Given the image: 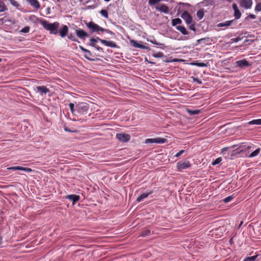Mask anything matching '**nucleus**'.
<instances>
[{
    "label": "nucleus",
    "instance_id": "obj_51",
    "mask_svg": "<svg viewBox=\"0 0 261 261\" xmlns=\"http://www.w3.org/2000/svg\"><path fill=\"white\" fill-rule=\"evenodd\" d=\"M248 17L251 19H255L256 18V16L255 15L251 14H249Z\"/></svg>",
    "mask_w": 261,
    "mask_h": 261
},
{
    "label": "nucleus",
    "instance_id": "obj_1",
    "mask_svg": "<svg viewBox=\"0 0 261 261\" xmlns=\"http://www.w3.org/2000/svg\"><path fill=\"white\" fill-rule=\"evenodd\" d=\"M190 5L188 3H179L178 8V13L183 11L181 14V17L185 21L187 24H191L192 22V17L187 11L185 10V7L186 8L190 7Z\"/></svg>",
    "mask_w": 261,
    "mask_h": 261
},
{
    "label": "nucleus",
    "instance_id": "obj_26",
    "mask_svg": "<svg viewBox=\"0 0 261 261\" xmlns=\"http://www.w3.org/2000/svg\"><path fill=\"white\" fill-rule=\"evenodd\" d=\"M260 149L257 148L249 155V158H253L257 156L260 152Z\"/></svg>",
    "mask_w": 261,
    "mask_h": 261
},
{
    "label": "nucleus",
    "instance_id": "obj_15",
    "mask_svg": "<svg viewBox=\"0 0 261 261\" xmlns=\"http://www.w3.org/2000/svg\"><path fill=\"white\" fill-rule=\"evenodd\" d=\"M32 7L38 10L40 7V5L38 0H25Z\"/></svg>",
    "mask_w": 261,
    "mask_h": 261
},
{
    "label": "nucleus",
    "instance_id": "obj_12",
    "mask_svg": "<svg viewBox=\"0 0 261 261\" xmlns=\"http://www.w3.org/2000/svg\"><path fill=\"white\" fill-rule=\"evenodd\" d=\"M130 43L135 47L141 48V49H147V50L150 49V48L148 47H147V46L138 43L136 41H135L134 40H131L130 41Z\"/></svg>",
    "mask_w": 261,
    "mask_h": 261
},
{
    "label": "nucleus",
    "instance_id": "obj_60",
    "mask_svg": "<svg viewBox=\"0 0 261 261\" xmlns=\"http://www.w3.org/2000/svg\"><path fill=\"white\" fill-rule=\"evenodd\" d=\"M252 147L251 146H248L247 147V149L248 150H250V149H251V148H252Z\"/></svg>",
    "mask_w": 261,
    "mask_h": 261
},
{
    "label": "nucleus",
    "instance_id": "obj_17",
    "mask_svg": "<svg viewBox=\"0 0 261 261\" xmlns=\"http://www.w3.org/2000/svg\"><path fill=\"white\" fill-rule=\"evenodd\" d=\"M36 90L37 92H39L42 95L45 94L49 91V89L44 86H38L36 87Z\"/></svg>",
    "mask_w": 261,
    "mask_h": 261
},
{
    "label": "nucleus",
    "instance_id": "obj_52",
    "mask_svg": "<svg viewBox=\"0 0 261 261\" xmlns=\"http://www.w3.org/2000/svg\"><path fill=\"white\" fill-rule=\"evenodd\" d=\"M228 149V147H225L221 149V153H224V152L226 151Z\"/></svg>",
    "mask_w": 261,
    "mask_h": 261
},
{
    "label": "nucleus",
    "instance_id": "obj_20",
    "mask_svg": "<svg viewBox=\"0 0 261 261\" xmlns=\"http://www.w3.org/2000/svg\"><path fill=\"white\" fill-rule=\"evenodd\" d=\"M233 20H230L226 21L224 22L219 23L217 24V27H228V26H230L231 24V23L233 22Z\"/></svg>",
    "mask_w": 261,
    "mask_h": 261
},
{
    "label": "nucleus",
    "instance_id": "obj_46",
    "mask_svg": "<svg viewBox=\"0 0 261 261\" xmlns=\"http://www.w3.org/2000/svg\"><path fill=\"white\" fill-rule=\"evenodd\" d=\"M185 152L184 150H181L179 152H178L175 155V157H178L181 155Z\"/></svg>",
    "mask_w": 261,
    "mask_h": 261
},
{
    "label": "nucleus",
    "instance_id": "obj_49",
    "mask_svg": "<svg viewBox=\"0 0 261 261\" xmlns=\"http://www.w3.org/2000/svg\"><path fill=\"white\" fill-rule=\"evenodd\" d=\"M189 29L191 30H193V31H195V25L194 24H192V23L191 24V25L189 27Z\"/></svg>",
    "mask_w": 261,
    "mask_h": 261
},
{
    "label": "nucleus",
    "instance_id": "obj_8",
    "mask_svg": "<svg viewBox=\"0 0 261 261\" xmlns=\"http://www.w3.org/2000/svg\"><path fill=\"white\" fill-rule=\"evenodd\" d=\"M97 39L102 44H104L105 45H106L107 46L111 47L112 48H116L117 46V44L114 42H113L112 41H107L106 40L101 39L98 37H97Z\"/></svg>",
    "mask_w": 261,
    "mask_h": 261
},
{
    "label": "nucleus",
    "instance_id": "obj_3",
    "mask_svg": "<svg viewBox=\"0 0 261 261\" xmlns=\"http://www.w3.org/2000/svg\"><path fill=\"white\" fill-rule=\"evenodd\" d=\"M89 109V104L86 102H79L76 105V113L77 117L85 115L88 113Z\"/></svg>",
    "mask_w": 261,
    "mask_h": 261
},
{
    "label": "nucleus",
    "instance_id": "obj_57",
    "mask_svg": "<svg viewBox=\"0 0 261 261\" xmlns=\"http://www.w3.org/2000/svg\"><path fill=\"white\" fill-rule=\"evenodd\" d=\"M79 121H81V123H83V122H86V119H80V120H79Z\"/></svg>",
    "mask_w": 261,
    "mask_h": 261
},
{
    "label": "nucleus",
    "instance_id": "obj_59",
    "mask_svg": "<svg viewBox=\"0 0 261 261\" xmlns=\"http://www.w3.org/2000/svg\"><path fill=\"white\" fill-rule=\"evenodd\" d=\"M36 16H35V15H32V16H30V19H33V18H36Z\"/></svg>",
    "mask_w": 261,
    "mask_h": 261
},
{
    "label": "nucleus",
    "instance_id": "obj_56",
    "mask_svg": "<svg viewBox=\"0 0 261 261\" xmlns=\"http://www.w3.org/2000/svg\"><path fill=\"white\" fill-rule=\"evenodd\" d=\"M240 40H241V39L239 37H238V38H235L234 40V41L235 42H237L238 41H240Z\"/></svg>",
    "mask_w": 261,
    "mask_h": 261
},
{
    "label": "nucleus",
    "instance_id": "obj_22",
    "mask_svg": "<svg viewBox=\"0 0 261 261\" xmlns=\"http://www.w3.org/2000/svg\"><path fill=\"white\" fill-rule=\"evenodd\" d=\"M176 29L179 31L183 35L188 34V32L184 26H177Z\"/></svg>",
    "mask_w": 261,
    "mask_h": 261
},
{
    "label": "nucleus",
    "instance_id": "obj_29",
    "mask_svg": "<svg viewBox=\"0 0 261 261\" xmlns=\"http://www.w3.org/2000/svg\"><path fill=\"white\" fill-rule=\"evenodd\" d=\"M187 112L190 115H194L198 114L200 113V111L199 110H192L188 109L187 110Z\"/></svg>",
    "mask_w": 261,
    "mask_h": 261
},
{
    "label": "nucleus",
    "instance_id": "obj_30",
    "mask_svg": "<svg viewBox=\"0 0 261 261\" xmlns=\"http://www.w3.org/2000/svg\"><path fill=\"white\" fill-rule=\"evenodd\" d=\"M18 170H21L27 172H31L32 171V169L30 168L23 167L21 166L18 167Z\"/></svg>",
    "mask_w": 261,
    "mask_h": 261
},
{
    "label": "nucleus",
    "instance_id": "obj_5",
    "mask_svg": "<svg viewBox=\"0 0 261 261\" xmlns=\"http://www.w3.org/2000/svg\"><path fill=\"white\" fill-rule=\"evenodd\" d=\"M191 164L189 161L184 160L179 161L176 165V167L178 171H181L183 169H187L190 167Z\"/></svg>",
    "mask_w": 261,
    "mask_h": 261
},
{
    "label": "nucleus",
    "instance_id": "obj_23",
    "mask_svg": "<svg viewBox=\"0 0 261 261\" xmlns=\"http://www.w3.org/2000/svg\"><path fill=\"white\" fill-rule=\"evenodd\" d=\"M258 255L256 254L250 257H245L243 261H258L257 258Z\"/></svg>",
    "mask_w": 261,
    "mask_h": 261
},
{
    "label": "nucleus",
    "instance_id": "obj_36",
    "mask_svg": "<svg viewBox=\"0 0 261 261\" xmlns=\"http://www.w3.org/2000/svg\"><path fill=\"white\" fill-rule=\"evenodd\" d=\"M10 4L16 7H18L19 6V4L15 0H9Z\"/></svg>",
    "mask_w": 261,
    "mask_h": 261
},
{
    "label": "nucleus",
    "instance_id": "obj_48",
    "mask_svg": "<svg viewBox=\"0 0 261 261\" xmlns=\"http://www.w3.org/2000/svg\"><path fill=\"white\" fill-rule=\"evenodd\" d=\"M96 50H98V51H103V49L97 46V45H96L94 47Z\"/></svg>",
    "mask_w": 261,
    "mask_h": 261
},
{
    "label": "nucleus",
    "instance_id": "obj_31",
    "mask_svg": "<svg viewBox=\"0 0 261 261\" xmlns=\"http://www.w3.org/2000/svg\"><path fill=\"white\" fill-rule=\"evenodd\" d=\"M197 16L200 19H201L204 16V11L203 10H199L197 12Z\"/></svg>",
    "mask_w": 261,
    "mask_h": 261
},
{
    "label": "nucleus",
    "instance_id": "obj_27",
    "mask_svg": "<svg viewBox=\"0 0 261 261\" xmlns=\"http://www.w3.org/2000/svg\"><path fill=\"white\" fill-rule=\"evenodd\" d=\"M182 21L180 18H175L172 20V24L173 26H175L177 24L181 23Z\"/></svg>",
    "mask_w": 261,
    "mask_h": 261
},
{
    "label": "nucleus",
    "instance_id": "obj_55",
    "mask_svg": "<svg viewBox=\"0 0 261 261\" xmlns=\"http://www.w3.org/2000/svg\"><path fill=\"white\" fill-rule=\"evenodd\" d=\"M64 130L66 131V132H71L69 129H68L66 126H64Z\"/></svg>",
    "mask_w": 261,
    "mask_h": 261
},
{
    "label": "nucleus",
    "instance_id": "obj_53",
    "mask_svg": "<svg viewBox=\"0 0 261 261\" xmlns=\"http://www.w3.org/2000/svg\"><path fill=\"white\" fill-rule=\"evenodd\" d=\"M163 56V54L161 53H159L156 55H154V57H161Z\"/></svg>",
    "mask_w": 261,
    "mask_h": 261
},
{
    "label": "nucleus",
    "instance_id": "obj_6",
    "mask_svg": "<svg viewBox=\"0 0 261 261\" xmlns=\"http://www.w3.org/2000/svg\"><path fill=\"white\" fill-rule=\"evenodd\" d=\"M116 138L121 142H127L130 139V136L129 134L119 133L116 135Z\"/></svg>",
    "mask_w": 261,
    "mask_h": 261
},
{
    "label": "nucleus",
    "instance_id": "obj_40",
    "mask_svg": "<svg viewBox=\"0 0 261 261\" xmlns=\"http://www.w3.org/2000/svg\"><path fill=\"white\" fill-rule=\"evenodd\" d=\"M255 11L257 12L261 11V3H259L256 5Z\"/></svg>",
    "mask_w": 261,
    "mask_h": 261
},
{
    "label": "nucleus",
    "instance_id": "obj_14",
    "mask_svg": "<svg viewBox=\"0 0 261 261\" xmlns=\"http://www.w3.org/2000/svg\"><path fill=\"white\" fill-rule=\"evenodd\" d=\"M236 63L237 66L240 68H243L250 65L249 63L246 59L237 61Z\"/></svg>",
    "mask_w": 261,
    "mask_h": 261
},
{
    "label": "nucleus",
    "instance_id": "obj_50",
    "mask_svg": "<svg viewBox=\"0 0 261 261\" xmlns=\"http://www.w3.org/2000/svg\"><path fill=\"white\" fill-rule=\"evenodd\" d=\"M79 48L83 51H84V53H85V51H87V49L85 48L83 46H79Z\"/></svg>",
    "mask_w": 261,
    "mask_h": 261
},
{
    "label": "nucleus",
    "instance_id": "obj_62",
    "mask_svg": "<svg viewBox=\"0 0 261 261\" xmlns=\"http://www.w3.org/2000/svg\"><path fill=\"white\" fill-rule=\"evenodd\" d=\"M4 20V18H1L0 19V21H3Z\"/></svg>",
    "mask_w": 261,
    "mask_h": 261
},
{
    "label": "nucleus",
    "instance_id": "obj_42",
    "mask_svg": "<svg viewBox=\"0 0 261 261\" xmlns=\"http://www.w3.org/2000/svg\"><path fill=\"white\" fill-rule=\"evenodd\" d=\"M68 38L72 41L80 42L76 39L75 38L74 36L72 34L68 35Z\"/></svg>",
    "mask_w": 261,
    "mask_h": 261
},
{
    "label": "nucleus",
    "instance_id": "obj_35",
    "mask_svg": "<svg viewBox=\"0 0 261 261\" xmlns=\"http://www.w3.org/2000/svg\"><path fill=\"white\" fill-rule=\"evenodd\" d=\"M30 29V27L28 26L25 27L20 31V32L22 33H27L29 32Z\"/></svg>",
    "mask_w": 261,
    "mask_h": 261
},
{
    "label": "nucleus",
    "instance_id": "obj_28",
    "mask_svg": "<svg viewBox=\"0 0 261 261\" xmlns=\"http://www.w3.org/2000/svg\"><path fill=\"white\" fill-rule=\"evenodd\" d=\"M150 230L149 229H146L145 230H142L140 232V236L141 237H144L148 236L149 234H150Z\"/></svg>",
    "mask_w": 261,
    "mask_h": 261
},
{
    "label": "nucleus",
    "instance_id": "obj_10",
    "mask_svg": "<svg viewBox=\"0 0 261 261\" xmlns=\"http://www.w3.org/2000/svg\"><path fill=\"white\" fill-rule=\"evenodd\" d=\"M156 9L161 12H163L166 14L169 13V7L164 4H160L156 7Z\"/></svg>",
    "mask_w": 261,
    "mask_h": 261
},
{
    "label": "nucleus",
    "instance_id": "obj_43",
    "mask_svg": "<svg viewBox=\"0 0 261 261\" xmlns=\"http://www.w3.org/2000/svg\"><path fill=\"white\" fill-rule=\"evenodd\" d=\"M191 78H192L193 82H197L199 84H202V82L200 80H199L196 77H194L193 76H192Z\"/></svg>",
    "mask_w": 261,
    "mask_h": 261
},
{
    "label": "nucleus",
    "instance_id": "obj_47",
    "mask_svg": "<svg viewBox=\"0 0 261 261\" xmlns=\"http://www.w3.org/2000/svg\"><path fill=\"white\" fill-rule=\"evenodd\" d=\"M18 167L19 166H13L10 168H8V169L12 170H18Z\"/></svg>",
    "mask_w": 261,
    "mask_h": 261
},
{
    "label": "nucleus",
    "instance_id": "obj_64",
    "mask_svg": "<svg viewBox=\"0 0 261 261\" xmlns=\"http://www.w3.org/2000/svg\"><path fill=\"white\" fill-rule=\"evenodd\" d=\"M259 20H260V21H261V16H260Z\"/></svg>",
    "mask_w": 261,
    "mask_h": 261
},
{
    "label": "nucleus",
    "instance_id": "obj_38",
    "mask_svg": "<svg viewBox=\"0 0 261 261\" xmlns=\"http://www.w3.org/2000/svg\"><path fill=\"white\" fill-rule=\"evenodd\" d=\"M233 196L232 195L229 196L227 197H226L225 199H224L223 201L225 202H228L230 201L232 199H233Z\"/></svg>",
    "mask_w": 261,
    "mask_h": 261
},
{
    "label": "nucleus",
    "instance_id": "obj_18",
    "mask_svg": "<svg viewBox=\"0 0 261 261\" xmlns=\"http://www.w3.org/2000/svg\"><path fill=\"white\" fill-rule=\"evenodd\" d=\"M66 198L72 201L74 204L80 200V197L79 195L72 194L67 195Z\"/></svg>",
    "mask_w": 261,
    "mask_h": 261
},
{
    "label": "nucleus",
    "instance_id": "obj_54",
    "mask_svg": "<svg viewBox=\"0 0 261 261\" xmlns=\"http://www.w3.org/2000/svg\"><path fill=\"white\" fill-rule=\"evenodd\" d=\"M206 40V38H201V39H198L197 40V42L199 43H201L202 41H203L204 40Z\"/></svg>",
    "mask_w": 261,
    "mask_h": 261
},
{
    "label": "nucleus",
    "instance_id": "obj_34",
    "mask_svg": "<svg viewBox=\"0 0 261 261\" xmlns=\"http://www.w3.org/2000/svg\"><path fill=\"white\" fill-rule=\"evenodd\" d=\"M161 0H149L148 3L150 6H153L160 2Z\"/></svg>",
    "mask_w": 261,
    "mask_h": 261
},
{
    "label": "nucleus",
    "instance_id": "obj_25",
    "mask_svg": "<svg viewBox=\"0 0 261 261\" xmlns=\"http://www.w3.org/2000/svg\"><path fill=\"white\" fill-rule=\"evenodd\" d=\"M250 125H261V119L252 120L248 122Z\"/></svg>",
    "mask_w": 261,
    "mask_h": 261
},
{
    "label": "nucleus",
    "instance_id": "obj_24",
    "mask_svg": "<svg viewBox=\"0 0 261 261\" xmlns=\"http://www.w3.org/2000/svg\"><path fill=\"white\" fill-rule=\"evenodd\" d=\"M8 9L5 3L2 0H0V12H5Z\"/></svg>",
    "mask_w": 261,
    "mask_h": 261
},
{
    "label": "nucleus",
    "instance_id": "obj_9",
    "mask_svg": "<svg viewBox=\"0 0 261 261\" xmlns=\"http://www.w3.org/2000/svg\"><path fill=\"white\" fill-rule=\"evenodd\" d=\"M240 5L245 9H250L252 6V0H241Z\"/></svg>",
    "mask_w": 261,
    "mask_h": 261
},
{
    "label": "nucleus",
    "instance_id": "obj_19",
    "mask_svg": "<svg viewBox=\"0 0 261 261\" xmlns=\"http://www.w3.org/2000/svg\"><path fill=\"white\" fill-rule=\"evenodd\" d=\"M152 193V191H150L148 193H144L139 196H138L136 199L137 202L141 201L143 199L147 198L149 195Z\"/></svg>",
    "mask_w": 261,
    "mask_h": 261
},
{
    "label": "nucleus",
    "instance_id": "obj_61",
    "mask_svg": "<svg viewBox=\"0 0 261 261\" xmlns=\"http://www.w3.org/2000/svg\"><path fill=\"white\" fill-rule=\"evenodd\" d=\"M2 238L1 236H0V245L2 244Z\"/></svg>",
    "mask_w": 261,
    "mask_h": 261
},
{
    "label": "nucleus",
    "instance_id": "obj_32",
    "mask_svg": "<svg viewBox=\"0 0 261 261\" xmlns=\"http://www.w3.org/2000/svg\"><path fill=\"white\" fill-rule=\"evenodd\" d=\"M97 40H98L97 39V38L96 39L93 38L90 39V41L91 42V43L90 44V45L92 47L95 46L96 45V43L97 42Z\"/></svg>",
    "mask_w": 261,
    "mask_h": 261
},
{
    "label": "nucleus",
    "instance_id": "obj_39",
    "mask_svg": "<svg viewBox=\"0 0 261 261\" xmlns=\"http://www.w3.org/2000/svg\"><path fill=\"white\" fill-rule=\"evenodd\" d=\"M194 64L198 67H206L207 66V64L206 63H196Z\"/></svg>",
    "mask_w": 261,
    "mask_h": 261
},
{
    "label": "nucleus",
    "instance_id": "obj_21",
    "mask_svg": "<svg viewBox=\"0 0 261 261\" xmlns=\"http://www.w3.org/2000/svg\"><path fill=\"white\" fill-rule=\"evenodd\" d=\"M69 107L70 108V110L72 113V114L76 116H77V113L76 112V106H75V109H74V105L72 103H70L69 104Z\"/></svg>",
    "mask_w": 261,
    "mask_h": 261
},
{
    "label": "nucleus",
    "instance_id": "obj_7",
    "mask_svg": "<svg viewBox=\"0 0 261 261\" xmlns=\"http://www.w3.org/2000/svg\"><path fill=\"white\" fill-rule=\"evenodd\" d=\"M166 142V139L161 138H151L147 139L145 140V143H157V144H163Z\"/></svg>",
    "mask_w": 261,
    "mask_h": 261
},
{
    "label": "nucleus",
    "instance_id": "obj_41",
    "mask_svg": "<svg viewBox=\"0 0 261 261\" xmlns=\"http://www.w3.org/2000/svg\"><path fill=\"white\" fill-rule=\"evenodd\" d=\"M147 41H149L150 42L152 43L153 44H155V45H163L162 43L157 42L154 39H153V40L147 39Z\"/></svg>",
    "mask_w": 261,
    "mask_h": 261
},
{
    "label": "nucleus",
    "instance_id": "obj_44",
    "mask_svg": "<svg viewBox=\"0 0 261 261\" xmlns=\"http://www.w3.org/2000/svg\"><path fill=\"white\" fill-rule=\"evenodd\" d=\"M102 32H106L111 35H114V33L109 29H102Z\"/></svg>",
    "mask_w": 261,
    "mask_h": 261
},
{
    "label": "nucleus",
    "instance_id": "obj_2",
    "mask_svg": "<svg viewBox=\"0 0 261 261\" xmlns=\"http://www.w3.org/2000/svg\"><path fill=\"white\" fill-rule=\"evenodd\" d=\"M41 24L45 30L49 31L50 34L55 35L58 34V28L60 25L58 22L51 23L44 20L41 22Z\"/></svg>",
    "mask_w": 261,
    "mask_h": 261
},
{
    "label": "nucleus",
    "instance_id": "obj_37",
    "mask_svg": "<svg viewBox=\"0 0 261 261\" xmlns=\"http://www.w3.org/2000/svg\"><path fill=\"white\" fill-rule=\"evenodd\" d=\"M222 161L221 158L216 159L212 163L213 165H216L219 164Z\"/></svg>",
    "mask_w": 261,
    "mask_h": 261
},
{
    "label": "nucleus",
    "instance_id": "obj_63",
    "mask_svg": "<svg viewBox=\"0 0 261 261\" xmlns=\"http://www.w3.org/2000/svg\"><path fill=\"white\" fill-rule=\"evenodd\" d=\"M80 2H82L84 0H79Z\"/></svg>",
    "mask_w": 261,
    "mask_h": 261
},
{
    "label": "nucleus",
    "instance_id": "obj_11",
    "mask_svg": "<svg viewBox=\"0 0 261 261\" xmlns=\"http://www.w3.org/2000/svg\"><path fill=\"white\" fill-rule=\"evenodd\" d=\"M75 33L77 36L82 39L89 37V34L81 29L75 30Z\"/></svg>",
    "mask_w": 261,
    "mask_h": 261
},
{
    "label": "nucleus",
    "instance_id": "obj_4",
    "mask_svg": "<svg viewBox=\"0 0 261 261\" xmlns=\"http://www.w3.org/2000/svg\"><path fill=\"white\" fill-rule=\"evenodd\" d=\"M85 24L87 27L90 30L91 33L95 32L98 33L102 31V28L93 21L85 22Z\"/></svg>",
    "mask_w": 261,
    "mask_h": 261
},
{
    "label": "nucleus",
    "instance_id": "obj_16",
    "mask_svg": "<svg viewBox=\"0 0 261 261\" xmlns=\"http://www.w3.org/2000/svg\"><path fill=\"white\" fill-rule=\"evenodd\" d=\"M68 32V28L66 25H64L59 31V33L62 38L65 37L67 35Z\"/></svg>",
    "mask_w": 261,
    "mask_h": 261
},
{
    "label": "nucleus",
    "instance_id": "obj_45",
    "mask_svg": "<svg viewBox=\"0 0 261 261\" xmlns=\"http://www.w3.org/2000/svg\"><path fill=\"white\" fill-rule=\"evenodd\" d=\"M91 56H90V55H89V53L85 54L84 55V57H85V58H86L87 59H88V60H89V61H93L94 60H93V59H91V58H90V57H91Z\"/></svg>",
    "mask_w": 261,
    "mask_h": 261
},
{
    "label": "nucleus",
    "instance_id": "obj_13",
    "mask_svg": "<svg viewBox=\"0 0 261 261\" xmlns=\"http://www.w3.org/2000/svg\"><path fill=\"white\" fill-rule=\"evenodd\" d=\"M232 8L234 10V16L236 19H239L241 16V13L239 10L238 6L236 4L233 3L232 4Z\"/></svg>",
    "mask_w": 261,
    "mask_h": 261
},
{
    "label": "nucleus",
    "instance_id": "obj_33",
    "mask_svg": "<svg viewBox=\"0 0 261 261\" xmlns=\"http://www.w3.org/2000/svg\"><path fill=\"white\" fill-rule=\"evenodd\" d=\"M100 13L102 16H103L104 17L108 18V13L107 10H101L100 11Z\"/></svg>",
    "mask_w": 261,
    "mask_h": 261
},
{
    "label": "nucleus",
    "instance_id": "obj_58",
    "mask_svg": "<svg viewBox=\"0 0 261 261\" xmlns=\"http://www.w3.org/2000/svg\"><path fill=\"white\" fill-rule=\"evenodd\" d=\"M85 53L86 54L89 53V55L92 56L91 53L89 50H88V49H87V51H85Z\"/></svg>",
    "mask_w": 261,
    "mask_h": 261
}]
</instances>
